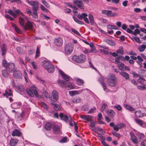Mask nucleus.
I'll return each mask as SVG.
<instances>
[{
	"instance_id": "nucleus-1",
	"label": "nucleus",
	"mask_w": 146,
	"mask_h": 146,
	"mask_svg": "<svg viewBox=\"0 0 146 146\" xmlns=\"http://www.w3.org/2000/svg\"><path fill=\"white\" fill-rule=\"evenodd\" d=\"M26 1L29 5L32 6L34 15H37V11L39 9V3L37 1H29L26 0Z\"/></svg>"
},
{
	"instance_id": "nucleus-2",
	"label": "nucleus",
	"mask_w": 146,
	"mask_h": 146,
	"mask_svg": "<svg viewBox=\"0 0 146 146\" xmlns=\"http://www.w3.org/2000/svg\"><path fill=\"white\" fill-rule=\"evenodd\" d=\"M72 60L78 63H83L86 60V56L84 54H82L79 56L74 55L72 56Z\"/></svg>"
},
{
	"instance_id": "nucleus-3",
	"label": "nucleus",
	"mask_w": 146,
	"mask_h": 146,
	"mask_svg": "<svg viewBox=\"0 0 146 146\" xmlns=\"http://www.w3.org/2000/svg\"><path fill=\"white\" fill-rule=\"evenodd\" d=\"M107 82L109 85L113 87L115 86L117 82V79L115 75L110 74L108 77Z\"/></svg>"
},
{
	"instance_id": "nucleus-4",
	"label": "nucleus",
	"mask_w": 146,
	"mask_h": 146,
	"mask_svg": "<svg viewBox=\"0 0 146 146\" xmlns=\"http://www.w3.org/2000/svg\"><path fill=\"white\" fill-rule=\"evenodd\" d=\"M74 48V46L71 42L68 43L65 46V51L67 54H70Z\"/></svg>"
},
{
	"instance_id": "nucleus-5",
	"label": "nucleus",
	"mask_w": 146,
	"mask_h": 146,
	"mask_svg": "<svg viewBox=\"0 0 146 146\" xmlns=\"http://www.w3.org/2000/svg\"><path fill=\"white\" fill-rule=\"evenodd\" d=\"M18 14L21 15L22 17H24L25 15L19 9L13 11L10 10V15H11L14 18H16Z\"/></svg>"
},
{
	"instance_id": "nucleus-6",
	"label": "nucleus",
	"mask_w": 146,
	"mask_h": 146,
	"mask_svg": "<svg viewBox=\"0 0 146 146\" xmlns=\"http://www.w3.org/2000/svg\"><path fill=\"white\" fill-rule=\"evenodd\" d=\"M27 94L31 97H33L35 95L36 97H38L39 95L36 90L35 89H28L27 90Z\"/></svg>"
},
{
	"instance_id": "nucleus-7",
	"label": "nucleus",
	"mask_w": 146,
	"mask_h": 146,
	"mask_svg": "<svg viewBox=\"0 0 146 146\" xmlns=\"http://www.w3.org/2000/svg\"><path fill=\"white\" fill-rule=\"evenodd\" d=\"M102 13L103 14L106 15L110 17H114L117 16V13L115 12H113L110 10H104L102 11Z\"/></svg>"
},
{
	"instance_id": "nucleus-8",
	"label": "nucleus",
	"mask_w": 146,
	"mask_h": 146,
	"mask_svg": "<svg viewBox=\"0 0 146 146\" xmlns=\"http://www.w3.org/2000/svg\"><path fill=\"white\" fill-rule=\"evenodd\" d=\"M88 16L87 14L86 13H83L81 14H78L77 15V17L80 20H82L83 19L84 21L87 23L89 24V21L86 17Z\"/></svg>"
},
{
	"instance_id": "nucleus-9",
	"label": "nucleus",
	"mask_w": 146,
	"mask_h": 146,
	"mask_svg": "<svg viewBox=\"0 0 146 146\" xmlns=\"http://www.w3.org/2000/svg\"><path fill=\"white\" fill-rule=\"evenodd\" d=\"M63 39L60 37L55 38L54 40V43L58 47L61 46L63 44Z\"/></svg>"
},
{
	"instance_id": "nucleus-10",
	"label": "nucleus",
	"mask_w": 146,
	"mask_h": 146,
	"mask_svg": "<svg viewBox=\"0 0 146 146\" xmlns=\"http://www.w3.org/2000/svg\"><path fill=\"white\" fill-rule=\"evenodd\" d=\"M33 27L32 23L29 21L27 20L26 25H25L23 28L25 30H31L33 29Z\"/></svg>"
},
{
	"instance_id": "nucleus-11",
	"label": "nucleus",
	"mask_w": 146,
	"mask_h": 146,
	"mask_svg": "<svg viewBox=\"0 0 146 146\" xmlns=\"http://www.w3.org/2000/svg\"><path fill=\"white\" fill-rule=\"evenodd\" d=\"M13 76L16 78L20 79L22 77V74L20 71L19 70H16L13 72Z\"/></svg>"
},
{
	"instance_id": "nucleus-12",
	"label": "nucleus",
	"mask_w": 146,
	"mask_h": 146,
	"mask_svg": "<svg viewBox=\"0 0 146 146\" xmlns=\"http://www.w3.org/2000/svg\"><path fill=\"white\" fill-rule=\"evenodd\" d=\"M80 117L82 119L86 120L87 121L90 122L93 120V117L90 115H80Z\"/></svg>"
},
{
	"instance_id": "nucleus-13",
	"label": "nucleus",
	"mask_w": 146,
	"mask_h": 146,
	"mask_svg": "<svg viewBox=\"0 0 146 146\" xmlns=\"http://www.w3.org/2000/svg\"><path fill=\"white\" fill-rule=\"evenodd\" d=\"M59 116L61 119L65 121H66L67 120H69L70 121L72 120V118L70 116L69 117L67 115H63L62 113H60L59 114Z\"/></svg>"
},
{
	"instance_id": "nucleus-14",
	"label": "nucleus",
	"mask_w": 146,
	"mask_h": 146,
	"mask_svg": "<svg viewBox=\"0 0 146 146\" xmlns=\"http://www.w3.org/2000/svg\"><path fill=\"white\" fill-rule=\"evenodd\" d=\"M42 64L43 67L46 70H47V68H48V67L49 66H51V69L52 68V67L53 66L52 64L51 63L49 62L44 60L42 62Z\"/></svg>"
},
{
	"instance_id": "nucleus-15",
	"label": "nucleus",
	"mask_w": 146,
	"mask_h": 146,
	"mask_svg": "<svg viewBox=\"0 0 146 146\" xmlns=\"http://www.w3.org/2000/svg\"><path fill=\"white\" fill-rule=\"evenodd\" d=\"M60 74L61 75L63 78L66 81H68L70 79V76L67 75L65 74L61 70L59 71Z\"/></svg>"
},
{
	"instance_id": "nucleus-16",
	"label": "nucleus",
	"mask_w": 146,
	"mask_h": 146,
	"mask_svg": "<svg viewBox=\"0 0 146 146\" xmlns=\"http://www.w3.org/2000/svg\"><path fill=\"white\" fill-rule=\"evenodd\" d=\"M130 134L132 141L135 144L138 143V139L134 133L133 132H130Z\"/></svg>"
},
{
	"instance_id": "nucleus-17",
	"label": "nucleus",
	"mask_w": 146,
	"mask_h": 146,
	"mask_svg": "<svg viewBox=\"0 0 146 146\" xmlns=\"http://www.w3.org/2000/svg\"><path fill=\"white\" fill-rule=\"evenodd\" d=\"M53 99L54 101H57L59 98V95L58 92L56 90H53L52 92Z\"/></svg>"
},
{
	"instance_id": "nucleus-18",
	"label": "nucleus",
	"mask_w": 146,
	"mask_h": 146,
	"mask_svg": "<svg viewBox=\"0 0 146 146\" xmlns=\"http://www.w3.org/2000/svg\"><path fill=\"white\" fill-rule=\"evenodd\" d=\"M12 135L13 137H20L21 136V133L19 130L15 129L13 131Z\"/></svg>"
},
{
	"instance_id": "nucleus-19",
	"label": "nucleus",
	"mask_w": 146,
	"mask_h": 146,
	"mask_svg": "<svg viewBox=\"0 0 146 146\" xmlns=\"http://www.w3.org/2000/svg\"><path fill=\"white\" fill-rule=\"evenodd\" d=\"M83 90L82 89V90H79L78 91L73 90L69 92V95L71 96H73L75 95L79 94Z\"/></svg>"
},
{
	"instance_id": "nucleus-20",
	"label": "nucleus",
	"mask_w": 146,
	"mask_h": 146,
	"mask_svg": "<svg viewBox=\"0 0 146 146\" xmlns=\"http://www.w3.org/2000/svg\"><path fill=\"white\" fill-rule=\"evenodd\" d=\"M106 112L111 117H114L115 114V112L111 110H107L106 111Z\"/></svg>"
},
{
	"instance_id": "nucleus-21",
	"label": "nucleus",
	"mask_w": 146,
	"mask_h": 146,
	"mask_svg": "<svg viewBox=\"0 0 146 146\" xmlns=\"http://www.w3.org/2000/svg\"><path fill=\"white\" fill-rule=\"evenodd\" d=\"M119 74L124 77L125 79L126 80H129V75L127 72L123 71H120L119 72Z\"/></svg>"
},
{
	"instance_id": "nucleus-22",
	"label": "nucleus",
	"mask_w": 146,
	"mask_h": 146,
	"mask_svg": "<svg viewBox=\"0 0 146 146\" xmlns=\"http://www.w3.org/2000/svg\"><path fill=\"white\" fill-rule=\"evenodd\" d=\"M26 11L28 14H29V15H31L33 18H37L38 17V15L37 13V15H34L33 14V13H32L31 11L29 9H26Z\"/></svg>"
},
{
	"instance_id": "nucleus-23",
	"label": "nucleus",
	"mask_w": 146,
	"mask_h": 146,
	"mask_svg": "<svg viewBox=\"0 0 146 146\" xmlns=\"http://www.w3.org/2000/svg\"><path fill=\"white\" fill-rule=\"evenodd\" d=\"M135 114L136 117H141L144 115V114L140 110L136 111L135 112Z\"/></svg>"
},
{
	"instance_id": "nucleus-24",
	"label": "nucleus",
	"mask_w": 146,
	"mask_h": 146,
	"mask_svg": "<svg viewBox=\"0 0 146 146\" xmlns=\"http://www.w3.org/2000/svg\"><path fill=\"white\" fill-rule=\"evenodd\" d=\"M21 104L19 103H15L11 105V107L13 109H18L20 107Z\"/></svg>"
},
{
	"instance_id": "nucleus-25",
	"label": "nucleus",
	"mask_w": 146,
	"mask_h": 146,
	"mask_svg": "<svg viewBox=\"0 0 146 146\" xmlns=\"http://www.w3.org/2000/svg\"><path fill=\"white\" fill-rule=\"evenodd\" d=\"M19 21L20 26L23 28L25 25V19L23 17H20L19 18Z\"/></svg>"
},
{
	"instance_id": "nucleus-26",
	"label": "nucleus",
	"mask_w": 146,
	"mask_h": 146,
	"mask_svg": "<svg viewBox=\"0 0 146 146\" xmlns=\"http://www.w3.org/2000/svg\"><path fill=\"white\" fill-rule=\"evenodd\" d=\"M52 129L56 134H58L60 133V129L59 126L56 125H54L53 126Z\"/></svg>"
},
{
	"instance_id": "nucleus-27",
	"label": "nucleus",
	"mask_w": 146,
	"mask_h": 146,
	"mask_svg": "<svg viewBox=\"0 0 146 146\" xmlns=\"http://www.w3.org/2000/svg\"><path fill=\"white\" fill-rule=\"evenodd\" d=\"M146 48V46L144 44H142L138 46L137 49L140 52H142L144 51Z\"/></svg>"
},
{
	"instance_id": "nucleus-28",
	"label": "nucleus",
	"mask_w": 146,
	"mask_h": 146,
	"mask_svg": "<svg viewBox=\"0 0 146 146\" xmlns=\"http://www.w3.org/2000/svg\"><path fill=\"white\" fill-rule=\"evenodd\" d=\"M50 104L53 106V108L55 110H60V106L58 104H56L53 102H51Z\"/></svg>"
},
{
	"instance_id": "nucleus-29",
	"label": "nucleus",
	"mask_w": 146,
	"mask_h": 146,
	"mask_svg": "<svg viewBox=\"0 0 146 146\" xmlns=\"http://www.w3.org/2000/svg\"><path fill=\"white\" fill-rule=\"evenodd\" d=\"M12 27L14 28L15 31L18 33L22 34L23 31L17 27L15 24H12Z\"/></svg>"
},
{
	"instance_id": "nucleus-30",
	"label": "nucleus",
	"mask_w": 146,
	"mask_h": 146,
	"mask_svg": "<svg viewBox=\"0 0 146 146\" xmlns=\"http://www.w3.org/2000/svg\"><path fill=\"white\" fill-rule=\"evenodd\" d=\"M65 87L68 90L72 89L74 88V86L70 82H69L65 85Z\"/></svg>"
},
{
	"instance_id": "nucleus-31",
	"label": "nucleus",
	"mask_w": 146,
	"mask_h": 146,
	"mask_svg": "<svg viewBox=\"0 0 146 146\" xmlns=\"http://www.w3.org/2000/svg\"><path fill=\"white\" fill-rule=\"evenodd\" d=\"M16 70L15 68L14 64L13 63L10 62V72H13Z\"/></svg>"
},
{
	"instance_id": "nucleus-32",
	"label": "nucleus",
	"mask_w": 146,
	"mask_h": 146,
	"mask_svg": "<svg viewBox=\"0 0 146 146\" xmlns=\"http://www.w3.org/2000/svg\"><path fill=\"white\" fill-rule=\"evenodd\" d=\"M6 51V49L5 45V44H3L1 47V52L2 53V55L3 56L5 54Z\"/></svg>"
},
{
	"instance_id": "nucleus-33",
	"label": "nucleus",
	"mask_w": 146,
	"mask_h": 146,
	"mask_svg": "<svg viewBox=\"0 0 146 146\" xmlns=\"http://www.w3.org/2000/svg\"><path fill=\"white\" fill-rule=\"evenodd\" d=\"M73 4L77 7L80 4L82 5H84L82 1L78 0H73Z\"/></svg>"
},
{
	"instance_id": "nucleus-34",
	"label": "nucleus",
	"mask_w": 146,
	"mask_h": 146,
	"mask_svg": "<svg viewBox=\"0 0 146 146\" xmlns=\"http://www.w3.org/2000/svg\"><path fill=\"white\" fill-rule=\"evenodd\" d=\"M72 101L74 103H79L81 101V99L79 97H76L73 98Z\"/></svg>"
},
{
	"instance_id": "nucleus-35",
	"label": "nucleus",
	"mask_w": 146,
	"mask_h": 146,
	"mask_svg": "<svg viewBox=\"0 0 146 146\" xmlns=\"http://www.w3.org/2000/svg\"><path fill=\"white\" fill-rule=\"evenodd\" d=\"M52 124L50 123H47L44 125V127L45 129L47 130H50L52 127Z\"/></svg>"
},
{
	"instance_id": "nucleus-36",
	"label": "nucleus",
	"mask_w": 146,
	"mask_h": 146,
	"mask_svg": "<svg viewBox=\"0 0 146 146\" xmlns=\"http://www.w3.org/2000/svg\"><path fill=\"white\" fill-rule=\"evenodd\" d=\"M18 142V140L16 139H11L10 141V145L11 146L15 145Z\"/></svg>"
},
{
	"instance_id": "nucleus-37",
	"label": "nucleus",
	"mask_w": 146,
	"mask_h": 146,
	"mask_svg": "<svg viewBox=\"0 0 146 146\" xmlns=\"http://www.w3.org/2000/svg\"><path fill=\"white\" fill-rule=\"evenodd\" d=\"M104 41L110 45L114 46L115 44V42L111 40H110L108 39H105L104 40Z\"/></svg>"
},
{
	"instance_id": "nucleus-38",
	"label": "nucleus",
	"mask_w": 146,
	"mask_h": 146,
	"mask_svg": "<svg viewBox=\"0 0 146 146\" xmlns=\"http://www.w3.org/2000/svg\"><path fill=\"white\" fill-rule=\"evenodd\" d=\"M89 19L90 21V23L92 25H93L94 23V18L92 14H89L88 15Z\"/></svg>"
},
{
	"instance_id": "nucleus-39",
	"label": "nucleus",
	"mask_w": 146,
	"mask_h": 146,
	"mask_svg": "<svg viewBox=\"0 0 146 146\" xmlns=\"http://www.w3.org/2000/svg\"><path fill=\"white\" fill-rule=\"evenodd\" d=\"M117 66L119 69L121 71L123 70L124 68V64L122 62H121L117 64Z\"/></svg>"
},
{
	"instance_id": "nucleus-40",
	"label": "nucleus",
	"mask_w": 146,
	"mask_h": 146,
	"mask_svg": "<svg viewBox=\"0 0 146 146\" xmlns=\"http://www.w3.org/2000/svg\"><path fill=\"white\" fill-rule=\"evenodd\" d=\"M76 84L79 86L82 85L84 83V81L80 79L77 78L76 80Z\"/></svg>"
},
{
	"instance_id": "nucleus-41",
	"label": "nucleus",
	"mask_w": 146,
	"mask_h": 146,
	"mask_svg": "<svg viewBox=\"0 0 146 146\" xmlns=\"http://www.w3.org/2000/svg\"><path fill=\"white\" fill-rule=\"evenodd\" d=\"M3 66L6 69L9 68V63H7V62L5 60H4L2 62Z\"/></svg>"
},
{
	"instance_id": "nucleus-42",
	"label": "nucleus",
	"mask_w": 146,
	"mask_h": 146,
	"mask_svg": "<svg viewBox=\"0 0 146 146\" xmlns=\"http://www.w3.org/2000/svg\"><path fill=\"white\" fill-rule=\"evenodd\" d=\"M135 121L137 123L139 124L140 126H142L143 125L144 122L143 120L137 119H135Z\"/></svg>"
},
{
	"instance_id": "nucleus-43",
	"label": "nucleus",
	"mask_w": 146,
	"mask_h": 146,
	"mask_svg": "<svg viewBox=\"0 0 146 146\" xmlns=\"http://www.w3.org/2000/svg\"><path fill=\"white\" fill-rule=\"evenodd\" d=\"M58 84L60 85L61 87H64L65 86L66 83L63 80H58Z\"/></svg>"
},
{
	"instance_id": "nucleus-44",
	"label": "nucleus",
	"mask_w": 146,
	"mask_h": 146,
	"mask_svg": "<svg viewBox=\"0 0 146 146\" xmlns=\"http://www.w3.org/2000/svg\"><path fill=\"white\" fill-rule=\"evenodd\" d=\"M120 59H123L124 60V58L123 56H119L118 57L115 58V63H119Z\"/></svg>"
},
{
	"instance_id": "nucleus-45",
	"label": "nucleus",
	"mask_w": 146,
	"mask_h": 146,
	"mask_svg": "<svg viewBox=\"0 0 146 146\" xmlns=\"http://www.w3.org/2000/svg\"><path fill=\"white\" fill-rule=\"evenodd\" d=\"M125 108L129 110V111L131 112H132L135 111V109L134 108L132 107L131 106L128 105H126L125 106Z\"/></svg>"
},
{
	"instance_id": "nucleus-46",
	"label": "nucleus",
	"mask_w": 146,
	"mask_h": 146,
	"mask_svg": "<svg viewBox=\"0 0 146 146\" xmlns=\"http://www.w3.org/2000/svg\"><path fill=\"white\" fill-rule=\"evenodd\" d=\"M52 69L51 68V66H49L48 67V68H47V70L48 71V72H49V73H52V72H53L54 70V66L52 65Z\"/></svg>"
},
{
	"instance_id": "nucleus-47",
	"label": "nucleus",
	"mask_w": 146,
	"mask_h": 146,
	"mask_svg": "<svg viewBox=\"0 0 146 146\" xmlns=\"http://www.w3.org/2000/svg\"><path fill=\"white\" fill-rule=\"evenodd\" d=\"M52 69L51 68V66H49L48 67V68H47V70L48 71V72H49V73H52V72H53L54 70V66L52 65Z\"/></svg>"
},
{
	"instance_id": "nucleus-48",
	"label": "nucleus",
	"mask_w": 146,
	"mask_h": 146,
	"mask_svg": "<svg viewBox=\"0 0 146 146\" xmlns=\"http://www.w3.org/2000/svg\"><path fill=\"white\" fill-rule=\"evenodd\" d=\"M73 18L74 21L78 24L81 25H82L84 24V23L82 22L78 19L76 17H73Z\"/></svg>"
},
{
	"instance_id": "nucleus-49",
	"label": "nucleus",
	"mask_w": 146,
	"mask_h": 146,
	"mask_svg": "<svg viewBox=\"0 0 146 146\" xmlns=\"http://www.w3.org/2000/svg\"><path fill=\"white\" fill-rule=\"evenodd\" d=\"M117 53L118 54H121V55H123V47L121 46L119 48V49L117 50L116 51Z\"/></svg>"
},
{
	"instance_id": "nucleus-50",
	"label": "nucleus",
	"mask_w": 146,
	"mask_h": 146,
	"mask_svg": "<svg viewBox=\"0 0 146 146\" xmlns=\"http://www.w3.org/2000/svg\"><path fill=\"white\" fill-rule=\"evenodd\" d=\"M17 89L21 92H23L24 90V86L22 85H20L17 87Z\"/></svg>"
},
{
	"instance_id": "nucleus-51",
	"label": "nucleus",
	"mask_w": 146,
	"mask_h": 146,
	"mask_svg": "<svg viewBox=\"0 0 146 146\" xmlns=\"http://www.w3.org/2000/svg\"><path fill=\"white\" fill-rule=\"evenodd\" d=\"M40 55V50L39 49V48L38 46H37L36 48V55L35 56V58H36L37 57H38Z\"/></svg>"
},
{
	"instance_id": "nucleus-52",
	"label": "nucleus",
	"mask_w": 146,
	"mask_h": 146,
	"mask_svg": "<svg viewBox=\"0 0 146 146\" xmlns=\"http://www.w3.org/2000/svg\"><path fill=\"white\" fill-rule=\"evenodd\" d=\"M139 78L138 79L137 81L141 84H142L143 82L145 81V80L142 77L139 76Z\"/></svg>"
},
{
	"instance_id": "nucleus-53",
	"label": "nucleus",
	"mask_w": 146,
	"mask_h": 146,
	"mask_svg": "<svg viewBox=\"0 0 146 146\" xmlns=\"http://www.w3.org/2000/svg\"><path fill=\"white\" fill-rule=\"evenodd\" d=\"M40 7L41 9L46 13H48L49 11L46 8H45L41 4Z\"/></svg>"
},
{
	"instance_id": "nucleus-54",
	"label": "nucleus",
	"mask_w": 146,
	"mask_h": 146,
	"mask_svg": "<svg viewBox=\"0 0 146 146\" xmlns=\"http://www.w3.org/2000/svg\"><path fill=\"white\" fill-rule=\"evenodd\" d=\"M42 4L44 5L47 8H49L50 6L49 4L44 0H41Z\"/></svg>"
},
{
	"instance_id": "nucleus-55",
	"label": "nucleus",
	"mask_w": 146,
	"mask_h": 146,
	"mask_svg": "<svg viewBox=\"0 0 146 146\" xmlns=\"http://www.w3.org/2000/svg\"><path fill=\"white\" fill-rule=\"evenodd\" d=\"M98 81L101 83V84L104 82V79L103 76L101 75H100V77L98 79Z\"/></svg>"
},
{
	"instance_id": "nucleus-56",
	"label": "nucleus",
	"mask_w": 146,
	"mask_h": 146,
	"mask_svg": "<svg viewBox=\"0 0 146 146\" xmlns=\"http://www.w3.org/2000/svg\"><path fill=\"white\" fill-rule=\"evenodd\" d=\"M2 75L4 77H7L8 76L9 74L5 70H2Z\"/></svg>"
},
{
	"instance_id": "nucleus-57",
	"label": "nucleus",
	"mask_w": 146,
	"mask_h": 146,
	"mask_svg": "<svg viewBox=\"0 0 146 146\" xmlns=\"http://www.w3.org/2000/svg\"><path fill=\"white\" fill-rule=\"evenodd\" d=\"M10 2L11 3L15 2L18 4H21V0H10Z\"/></svg>"
},
{
	"instance_id": "nucleus-58",
	"label": "nucleus",
	"mask_w": 146,
	"mask_h": 146,
	"mask_svg": "<svg viewBox=\"0 0 146 146\" xmlns=\"http://www.w3.org/2000/svg\"><path fill=\"white\" fill-rule=\"evenodd\" d=\"M145 86L146 85H144L143 86H137V88L138 89L140 90H146V87H145Z\"/></svg>"
},
{
	"instance_id": "nucleus-59",
	"label": "nucleus",
	"mask_w": 146,
	"mask_h": 146,
	"mask_svg": "<svg viewBox=\"0 0 146 146\" xmlns=\"http://www.w3.org/2000/svg\"><path fill=\"white\" fill-rule=\"evenodd\" d=\"M82 52L85 54H88L89 53V50L85 48H83L82 49Z\"/></svg>"
},
{
	"instance_id": "nucleus-60",
	"label": "nucleus",
	"mask_w": 146,
	"mask_h": 146,
	"mask_svg": "<svg viewBox=\"0 0 146 146\" xmlns=\"http://www.w3.org/2000/svg\"><path fill=\"white\" fill-rule=\"evenodd\" d=\"M112 133L114 136L117 137H121V136L119 134H118L114 131H112Z\"/></svg>"
},
{
	"instance_id": "nucleus-61",
	"label": "nucleus",
	"mask_w": 146,
	"mask_h": 146,
	"mask_svg": "<svg viewBox=\"0 0 146 146\" xmlns=\"http://www.w3.org/2000/svg\"><path fill=\"white\" fill-rule=\"evenodd\" d=\"M132 40H135L136 42L138 43H140L141 41L139 38L137 37H135L133 38H132Z\"/></svg>"
},
{
	"instance_id": "nucleus-62",
	"label": "nucleus",
	"mask_w": 146,
	"mask_h": 146,
	"mask_svg": "<svg viewBox=\"0 0 146 146\" xmlns=\"http://www.w3.org/2000/svg\"><path fill=\"white\" fill-rule=\"evenodd\" d=\"M96 109L95 107H94L93 108H91L90 110L88 111V113H94L96 110Z\"/></svg>"
},
{
	"instance_id": "nucleus-63",
	"label": "nucleus",
	"mask_w": 146,
	"mask_h": 146,
	"mask_svg": "<svg viewBox=\"0 0 146 146\" xmlns=\"http://www.w3.org/2000/svg\"><path fill=\"white\" fill-rule=\"evenodd\" d=\"M140 32L139 30L138 29H136L135 30V32L133 33V34L135 35H136L137 34H139Z\"/></svg>"
},
{
	"instance_id": "nucleus-64",
	"label": "nucleus",
	"mask_w": 146,
	"mask_h": 146,
	"mask_svg": "<svg viewBox=\"0 0 146 146\" xmlns=\"http://www.w3.org/2000/svg\"><path fill=\"white\" fill-rule=\"evenodd\" d=\"M90 122V127L92 128L94 127L95 126V125L96 123L93 120Z\"/></svg>"
}]
</instances>
